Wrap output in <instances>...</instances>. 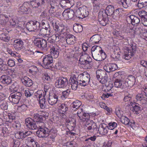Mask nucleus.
Returning a JSON list of instances; mask_svg holds the SVG:
<instances>
[{
	"mask_svg": "<svg viewBox=\"0 0 147 147\" xmlns=\"http://www.w3.org/2000/svg\"><path fill=\"white\" fill-rule=\"evenodd\" d=\"M121 39L124 43L126 45H129L131 47V50L126 47L125 48L124 52V54L123 58L126 60L130 59L131 56H134L136 51L137 47L136 44L133 42L131 39L129 37H127L125 35L121 36Z\"/></svg>",
	"mask_w": 147,
	"mask_h": 147,
	"instance_id": "nucleus-1",
	"label": "nucleus"
},
{
	"mask_svg": "<svg viewBox=\"0 0 147 147\" xmlns=\"http://www.w3.org/2000/svg\"><path fill=\"white\" fill-rule=\"evenodd\" d=\"M51 23L52 24L54 30L56 32L60 33L61 34H63L64 35H67V29L64 24L58 23L55 20H52Z\"/></svg>",
	"mask_w": 147,
	"mask_h": 147,
	"instance_id": "nucleus-2",
	"label": "nucleus"
},
{
	"mask_svg": "<svg viewBox=\"0 0 147 147\" xmlns=\"http://www.w3.org/2000/svg\"><path fill=\"white\" fill-rule=\"evenodd\" d=\"M90 74L86 72H84L78 76L79 85L85 86L89 84L90 80Z\"/></svg>",
	"mask_w": 147,
	"mask_h": 147,
	"instance_id": "nucleus-3",
	"label": "nucleus"
},
{
	"mask_svg": "<svg viewBox=\"0 0 147 147\" xmlns=\"http://www.w3.org/2000/svg\"><path fill=\"white\" fill-rule=\"evenodd\" d=\"M34 44L36 47L43 51L47 49V41L42 38H36L34 41Z\"/></svg>",
	"mask_w": 147,
	"mask_h": 147,
	"instance_id": "nucleus-4",
	"label": "nucleus"
},
{
	"mask_svg": "<svg viewBox=\"0 0 147 147\" xmlns=\"http://www.w3.org/2000/svg\"><path fill=\"white\" fill-rule=\"evenodd\" d=\"M88 8L86 6L84 5L79 7L76 10L75 15L77 17L83 19L88 16Z\"/></svg>",
	"mask_w": 147,
	"mask_h": 147,
	"instance_id": "nucleus-5",
	"label": "nucleus"
},
{
	"mask_svg": "<svg viewBox=\"0 0 147 147\" xmlns=\"http://www.w3.org/2000/svg\"><path fill=\"white\" fill-rule=\"evenodd\" d=\"M40 23L36 20H31L28 22L26 25V29L29 31H38Z\"/></svg>",
	"mask_w": 147,
	"mask_h": 147,
	"instance_id": "nucleus-6",
	"label": "nucleus"
},
{
	"mask_svg": "<svg viewBox=\"0 0 147 147\" xmlns=\"http://www.w3.org/2000/svg\"><path fill=\"white\" fill-rule=\"evenodd\" d=\"M108 16L104 11V10L102 9L99 11L98 16V20L101 25L105 26L107 25L109 20Z\"/></svg>",
	"mask_w": 147,
	"mask_h": 147,
	"instance_id": "nucleus-7",
	"label": "nucleus"
},
{
	"mask_svg": "<svg viewBox=\"0 0 147 147\" xmlns=\"http://www.w3.org/2000/svg\"><path fill=\"white\" fill-rule=\"evenodd\" d=\"M101 51L102 48L99 46H94L92 47L91 49L92 55L95 60L100 61V59H102V57H100Z\"/></svg>",
	"mask_w": 147,
	"mask_h": 147,
	"instance_id": "nucleus-8",
	"label": "nucleus"
},
{
	"mask_svg": "<svg viewBox=\"0 0 147 147\" xmlns=\"http://www.w3.org/2000/svg\"><path fill=\"white\" fill-rule=\"evenodd\" d=\"M43 126L38 125V130L36 132L37 136L40 138H45L49 135V129L46 127H42Z\"/></svg>",
	"mask_w": 147,
	"mask_h": 147,
	"instance_id": "nucleus-9",
	"label": "nucleus"
},
{
	"mask_svg": "<svg viewBox=\"0 0 147 147\" xmlns=\"http://www.w3.org/2000/svg\"><path fill=\"white\" fill-rule=\"evenodd\" d=\"M22 96V94L20 92H15L11 93L9 97V99L10 102L14 104H18Z\"/></svg>",
	"mask_w": 147,
	"mask_h": 147,
	"instance_id": "nucleus-10",
	"label": "nucleus"
},
{
	"mask_svg": "<svg viewBox=\"0 0 147 147\" xmlns=\"http://www.w3.org/2000/svg\"><path fill=\"white\" fill-rule=\"evenodd\" d=\"M68 84V80L66 78L62 77L57 80L55 83L56 87L59 88H64Z\"/></svg>",
	"mask_w": 147,
	"mask_h": 147,
	"instance_id": "nucleus-11",
	"label": "nucleus"
},
{
	"mask_svg": "<svg viewBox=\"0 0 147 147\" xmlns=\"http://www.w3.org/2000/svg\"><path fill=\"white\" fill-rule=\"evenodd\" d=\"M86 126L87 127V129L90 132L95 133L97 131V125L96 123L92 121L88 120L86 124Z\"/></svg>",
	"mask_w": 147,
	"mask_h": 147,
	"instance_id": "nucleus-12",
	"label": "nucleus"
},
{
	"mask_svg": "<svg viewBox=\"0 0 147 147\" xmlns=\"http://www.w3.org/2000/svg\"><path fill=\"white\" fill-rule=\"evenodd\" d=\"M126 20L128 24H131L132 25H135L138 24L140 21L138 17L134 15H131L126 18Z\"/></svg>",
	"mask_w": 147,
	"mask_h": 147,
	"instance_id": "nucleus-13",
	"label": "nucleus"
},
{
	"mask_svg": "<svg viewBox=\"0 0 147 147\" xmlns=\"http://www.w3.org/2000/svg\"><path fill=\"white\" fill-rule=\"evenodd\" d=\"M42 57H43L42 61L44 66V67L46 68H49V66L53 62L52 56L49 55H45L43 57L42 56Z\"/></svg>",
	"mask_w": 147,
	"mask_h": 147,
	"instance_id": "nucleus-14",
	"label": "nucleus"
},
{
	"mask_svg": "<svg viewBox=\"0 0 147 147\" xmlns=\"http://www.w3.org/2000/svg\"><path fill=\"white\" fill-rule=\"evenodd\" d=\"M25 123L26 126L32 129H36L37 128L38 125L33 119L30 118H27L25 119Z\"/></svg>",
	"mask_w": 147,
	"mask_h": 147,
	"instance_id": "nucleus-15",
	"label": "nucleus"
},
{
	"mask_svg": "<svg viewBox=\"0 0 147 147\" xmlns=\"http://www.w3.org/2000/svg\"><path fill=\"white\" fill-rule=\"evenodd\" d=\"M138 15L141 18L142 24L147 26V12L145 10L140 11L138 12Z\"/></svg>",
	"mask_w": 147,
	"mask_h": 147,
	"instance_id": "nucleus-16",
	"label": "nucleus"
},
{
	"mask_svg": "<svg viewBox=\"0 0 147 147\" xmlns=\"http://www.w3.org/2000/svg\"><path fill=\"white\" fill-rule=\"evenodd\" d=\"M117 69V65L114 63H107L104 67V69L105 70L109 73Z\"/></svg>",
	"mask_w": 147,
	"mask_h": 147,
	"instance_id": "nucleus-17",
	"label": "nucleus"
},
{
	"mask_svg": "<svg viewBox=\"0 0 147 147\" xmlns=\"http://www.w3.org/2000/svg\"><path fill=\"white\" fill-rule=\"evenodd\" d=\"M24 42L20 39H16L14 40L13 47L16 51H20L24 47Z\"/></svg>",
	"mask_w": 147,
	"mask_h": 147,
	"instance_id": "nucleus-18",
	"label": "nucleus"
},
{
	"mask_svg": "<svg viewBox=\"0 0 147 147\" xmlns=\"http://www.w3.org/2000/svg\"><path fill=\"white\" fill-rule=\"evenodd\" d=\"M18 12L19 14L29 13L31 11L30 9L26 3H24L18 9Z\"/></svg>",
	"mask_w": 147,
	"mask_h": 147,
	"instance_id": "nucleus-19",
	"label": "nucleus"
},
{
	"mask_svg": "<svg viewBox=\"0 0 147 147\" xmlns=\"http://www.w3.org/2000/svg\"><path fill=\"white\" fill-rule=\"evenodd\" d=\"M54 45L50 50V53L51 56H52L54 57L55 58L58 57L59 54V48L57 45L54 44Z\"/></svg>",
	"mask_w": 147,
	"mask_h": 147,
	"instance_id": "nucleus-20",
	"label": "nucleus"
},
{
	"mask_svg": "<svg viewBox=\"0 0 147 147\" xmlns=\"http://www.w3.org/2000/svg\"><path fill=\"white\" fill-rule=\"evenodd\" d=\"M33 116V120L36 123V124L37 125H38L42 126L44 125V123L43 122L44 119H43V118H42L39 113L34 114Z\"/></svg>",
	"mask_w": 147,
	"mask_h": 147,
	"instance_id": "nucleus-21",
	"label": "nucleus"
},
{
	"mask_svg": "<svg viewBox=\"0 0 147 147\" xmlns=\"http://www.w3.org/2000/svg\"><path fill=\"white\" fill-rule=\"evenodd\" d=\"M73 0H61L59 3L62 7H70L73 5Z\"/></svg>",
	"mask_w": 147,
	"mask_h": 147,
	"instance_id": "nucleus-22",
	"label": "nucleus"
},
{
	"mask_svg": "<svg viewBox=\"0 0 147 147\" xmlns=\"http://www.w3.org/2000/svg\"><path fill=\"white\" fill-rule=\"evenodd\" d=\"M0 81L3 84L8 85L11 83L12 80L9 76L7 75H3L0 77Z\"/></svg>",
	"mask_w": 147,
	"mask_h": 147,
	"instance_id": "nucleus-23",
	"label": "nucleus"
},
{
	"mask_svg": "<svg viewBox=\"0 0 147 147\" xmlns=\"http://www.w3.org/2000/svg\"><path fill=\"white\" fill-rule=\"evenodd\" d=\"M74 11L71 9L65 10L63 13V16H65L70 19H72L74 17Z\"/></svg>",
	"mask_w": 147,
	"mask_h": 147,
	"instance_id": "nucleus-24",
	"label": "nucleus"
},
{
	"mask_svg": "<svg viewBox=\"0 0 147 147\" xmlns=\"http://www.w3.org/2000/svg\"><path fill=\"white\" fill-rule=\"evenodd\" d=\"M130 106H132L131 107L130 109L133 112H135L134 114L136 115H138L139 114V112H140L142 110L141 107L139 106V105L136 103H131Z\"/></svg>",
	"mask_w": 147,
	"mask_h": 147,
	"instance_id": "nucleus-25",
	"label": "nucleus"
},
{
	"mask_svg": "<svg viewBox=\"0 0 147 147\" xmlns=\"http://www.w3.org/2000/svg\"><path fill=\"white\" fill-rule=\"evenodd\" d=\"M45 30V35H49L50 32V28L49 24V23L46 24V25L44 26H42L40 27V25L39 26V28L38 30V31H39L40 33H42Z\"/></svg>",
	"mask_w": 147,
	"mask_h": 147,
	"instance_id": "nucleus-26",
	"label": "nucleus"
},
{
	"mask_svg": "<svg viewBox=\"0 0 147 147\" xmlns=\"http://www.w3.org/2000/svg\"><path fill=\"white\" fill-rule=\"evenodd\" d=\"M21 81L23 84L27 87L31 86L33 84L32 81L26 76H24L23 78H21Z\"/></svg>",
	"mask_w": 147,
	"mask_h": 147,
	"instance_id": "nucleus-27",
	"label": "nucleus"
},
{
	"mask_svg": "<svg viewBox=\"0 0 147 147\" xmlns=\"http://www.w3.org/2000/svg\"><path fill=\"white\" fill-rule=\"evenodd\" d=\"M58 96L54 94L49 96L48 100L49 104L53 105L56 104L57 101Z\"/></svg>",
	"mask_w": 147,
	"mask_h": 147,
	"instance_id": "nucleus-28",
	"label": "nucleus"
},
{
	"mask_svg": "<svg viewBox=\"0 0 147 147\" xmlns=\"http://www.w3.org/2000/svg\"><path fill=\"white\" fill-rule=\"evenodd\" d=\"M59 34H53L52 36L49 37L48 39V42L52 43L57 42L59 40Z\"/></svg>",
	"mask_w": 147,
	"mask_h": 147,
	"instance_id": "nucleus-29",
	"label": "nucleus"
},
{
	"mask_svg": "<svg viewBox=\"0 0 147 147\" xmlns=\"http://www.w3.org/2000/svg\"><path fill=\"white\" fill-rule=\"evenodd\" d=\"M100 40V37L98 34H95L91 37L89 40L91 44H97Z\"/></svg>",
	"mask_w": 147,
	"mask_h": 147,
	"instance_id": "nucleus-30",
	"label": "nucleus"
},
{
	"mask_svg": "<svg viewBox=\"0 0 147 147\" xmlns=\"http://www.w3.org/2000/svg\"><path fill=\"white\" fill-rule=\"evenodd\" d=\"M9 16L0 14V24L4 26L9 20Z\"/></svg>",
	"mask_w": 147,
	"mask_h": 147,
	"instance_id": "nucleus-31",
	"label": "nucleus"
},
{
	"mask_svg": "<svg viewBox=\"0 0 147 147\" xmlns=\"http://www.w3.org/2000/svg\"><path fill=\"white\" fill-rule=\"evenodd\" d=\"M81 104V102L78 100L74 101L70 105V109L75 111L79 108Z\"/></svg>",
	"mask_w": 147,
	"mask_h": 147,
	"instance_id": "nucleus-32",
	"label": "nucleus"
},
{
	"mask_svg": "<svg viewBox=\"0 0 147 147\" xmlns=\"http://www.w3.org/2000/svg\"><path fill=\"white\" fill-rule=\"evenodd\" d=\"M75 36L71 34H69L67 35L65 38L67 43L70 45L74 43L75 41Z\"/></svg>",
	"mask_w": 147,
	"mask_h": 147,
	"instance_id": "nucleus-33",
	"label": "nucleus"
},
{
	"mask_svg": "<svg viewBox=\"0 0 147 147\" xmlns=\"http://www.w3.org/2000/svg\"><path fill=\"white\" fill-rule=\"evenodd\" d=\"M114 7L111 5L107 6L104 11L108 16H111L113 14L114 10Z\"/></svg>",
	"mask_w": 147,
	"mask_h": 147,
	"instance_id": "nucleus-34",
	"label": "nucleus"
},
{
	"mask_svg": "<svg viewBox=\"0 0 147 147\" xmlns=\"http://www.w3.org/2000/svg\"><path fill=\"white\" fill-rule=\"evenodd\" d=\"M132 95L129 94L127 92L125 94V96L123 100L125 102H126L128 105L130 106L131 105V103H133L132 102L131 98Z\"/></svg>",
	"mask_w": 147,
	"mask_h": 147,
	"instance_id": "nucleus-35",
	"label": "nucleus"
},
{
	"mask_svg": "<svg viewBox=\"0 0 147 147\" xmlns=\"http://www.w3.org/2000/svg\"><path fill=\"white\" fill-rule=\"evenodd\" d=\"M120 2V4H121L125 8H126L128 7L131 6L133 2L132 0H118Z\"/></svg>",
	"mask_w": 147,
	"mask_h": 147,
	"instance_id": "nucleus-36",
	"label": "nucleus"
},
{
	"mask_svg": "<svg viewBox=\"0 0 147 147\" xmlns=\"http://www.w3.org/2000/svg\"><path fill=\"white\" fill-rule=\"evenodd\" d=\"M73 29L76 32L80 33L82 31L83 28L82 26L80 24H75L73 26Z\"/></svg>",
	"mask_w": 147,
	"mask_h": 147,
	"instance_id": "nucleus-37",
	"label": "nucleus"
},
{
	"mask_svg": "<svg viewBox=\"0 0 147 147\" xmlns=\"http://www.w3.org/2000/svg\"><path fill=\"white\" fill-rule=\"evenodd\" d=\"M127 80L128 81L130 87L133 86L135 84L136 80L135 78L132 75H129L128 77Z\"/></svg>",
	"mask_w": 147,
	"mask_h": 147,
	"instance_id": "nucleus-38",
	"label": "nucleus"
},
{
	"mask_svg": "<svg viewBox=\"0 0 147 147\" xmlns=\"http://www.w3.org/2000/svg\"><path fill=\"white\" fill-rule=\"evenodd\" d=\"M96 74V77L98 80L100 78L105 77V76L107 75L106 72L103 70L97 71Z\"/></svg>",
	"mask_w": 147,
	"mask_h": 147,
	"instance_id": "nucleus-39",
	"label": "nucleus"
},
{
	"mask_svg": "<svg viewBox=\"0 0 147 147\" xmlns=\"http://www.w3.org/2000/svg\"><path fill=\"white\" fill-rule=\"evenodd\" d=\"M10 39V37L5 33H2L0 34V39L4 42L9 41Z\"/></svg>",
	"mask_w": 147,
	"mask_h": 147,
	"instance_id": "nucleus-40",
	"label": "nucleus"
},
{
	"mask_svg": "<svg viewBox=\"0 0 147 147\" xmlns=\"http://www.w3.org/2000/svg\"><path fill=\"white\" fill-rule=\"evenodd\" d=\"M120 14L119 9L114 10L113 14L112 15L113 18L115 20H117L120 18Z\"/></svg>",
	"mask_w": 147,
	"mask_h": 147,
	"instance_id": "nucleus-41",
	"label": "nucleus"
},
{
	"mask_svg": "<svg viewBox=\"0 0 147 147\" xmlns=\"http://www.w3.org/2000/svg\"><path fill=\"white\" fill-rule=\"evenodd\" d=\"M123 81L118 79H116L114 82V86L116 88H122Z\"/></svg>",
	"mask_w": 147,
	"mask_h": 147,
	"instance_id": "nucleus-42",
	"label": "nucleus"
},
{
	"mask_svg": "<svg viewBox=\"0 0 147 147\" xmlns=\"http://www.w3.org/2000/svg\"><path fill=\"white\" fill-rule=\"evenodd\" d=\"M15 136L16 138L18 139L23 140L25 138L24 132L19 131L15 134Z\"/></svg>",
	"mask_w": 147,
	"mask_h": 147,
	"instance_id": "nucleus-43",
	"label": "nucleus"
},
{
	"mask_svg": "<svg viewBox=\"0 0 147 147\" xmlns=\"http://www.w3.org/2000/svg\"><path fill=\"white\" fill-rule=\"evenodd\" d=\"M138 7L142 8L147 5V0H139L138 4Z\"/></svg>",
	"mask_w": 147,
	"mask_h": 147,
	"instance_id": "nucleus-44",
	"label": "nucleus"
},
{
	"mask_svg": "<svg viewBox=\"0 0 147 147\" xmlns=\"http://www.w3.org/2000/svg\"><path fill=\"white\" fill-rule=\"evenodd\" d=\"M120 121L125 125H128L129 124V120L127 117L124 116H122L120 117Z\"/></svg>",
	"mask_w": 147,
	"mask_h": 147,
	"instance_id": "nucleus-45",
	"label": "nucleus"
},
{
	"mask_svg": "<svg viewBox=\"0 0 147 147\" xmlns=\"http://www.w3.org/2000/svg\"><path fill=\"white\" fill-rule=\"evenodd\" d=\"M88 57V55L86 54L85 52H82L79 59L80 63L83 62L86 60L87 59Z\"/></svg>",
	"mask_w": 147,
	"mask_h": 147,
	"instance_id": "nucleus-46",
	"label": "nucleus"
},
{
	"mask_svg": "<svg viewBox=\"0 0 147 147\" xmlns=\"http://www.w3.org/2000/svg\"><path fill=\"white\" fill-rule=\"evenodd\" d=\"M59 107L61 111L65 113H66L68 109L67 105L65 104H62L59 106Z\"/></svg>",
	"mask_w": 147,
	"mask_h": 147,
	"instance_id": "nucleus-47",
	"label": "nucleus"
},
{
	"mask_svg": "<svg viewBox=\"0 0 147 147\" xmlns=\"http://www.w3.org/2000/svg\"><path fill=\"white\" fill-rule=\"evenodd\" d=\"M90 118V116L88 113H82V115L80 117V120H82V121H85L86 120Z\"/></svg>",
	"mask_w": 147,
	"mask_h": 147,
	"instance_id": "nucleus-48",
	"label": "nucleus"
},
{
	"mask_svg": "<svg viewBox=\"0 0 147 147\" xmlns=\"http://www.w3.org/2000/svg\"><path fill=\"white\" fill-rule=\"evenodd\" d=\"M18 88V86L16 83H13L9 87V90L11 92L16 91Z\"/></svg>",
	"mask_w": 147,
	"mask_h": 147,
	"instance_id": "nucleus-49",
	"label": "nucleus"
},
{
	"mask_svg": "<svg viewBox=\"0 0 147 147\" xmlns=\"http://www.w3.org/2000/svg\"><path fill=\"white\" fill-rule=\"evenodd\" d=\"M46 92V91H45V92H44L42 90H40L37 91L35 95H39V96H40V97H42L43 98H45Z\"/></svg>",
	"mask_w": 147,
	"mask_h": 147,
	"instance_id": "nucleus-50",
	"label": "nucleus"
},
{
	"mask_svg": "<svg viewBox=\"0 0 147 147\" xmlns=\"http://www.w3.org/2000/svg\"><path fill=\"white\" fill-rule=\"evenodd\" d=\"M70 92L71 91L70 90H67L63 92H62V95L61 97L63 99L67 98V97L69 95Z\"/></svg>",
	"mask_w": 147,
	"mask_h": 147,
	"instance_id": "nucleus-51",
	"label": "nucleus"
},
{
	"mask_svg": "<svg viewBox=\"0 0 147 147\" xmlns=\"http://www.w3.org/2000/svg\"><path fill=\"white\" fill-rule=\"evenodd\" d=\"M120 53L117 51H114L113 53L112 54V57L115 59H119L120 58Z\"/></svg>",
	"mask_w": 147,
	"mask_h": 147,
	"instance_id": "nucleus-52",
	"label": "nucleus"
},
{
	"mask_svg": "<svg viewBox=\"0 0 147 147\" xmlns=\"http://www.w3.org/2000/svg\"><path fill=\"white\" fill-rule=\"evenodd\" d=\"M117 123L115 122L110 123L108 126V129L110 130H113L117 127Z\"/></svg>",
	"mask_w": 147,
	"mask_h": 147,
	"instance_id": "nucleus-53",
	"label": "nucleus"
},
{
	"mask_svg": "<svg viewBox=\"0 0 147 147\" xmlns=\"http://www.w3.org/2000/svg\"><path fill=\"white\" fill-rule=\"evenodd\" d=\"M39 115L42 117V118H43V119L45 120L46 118L49 115V114L46 111H40L39 112Z\"/></svg>",
	"mask_w": 147,
	"mask_h": 147,
	"instance_id": "nucleus-54",
	"label": "nucleus"
},
{
	"mask_svg": "<svg viewBox=\"0 0 147 147\" xmlns=\"http://www.w3.org/2000/svg\"><path fill=\"white\" fill-rule=\"evenodd\" d=\"M136 99L137 101H141L142 100H146L142 93L139 94L136 96Z\"/></svg>",
	"mask_w": 147,
	"mask_h": 147,
	"instance_id": "nucleus-55",
	"label": "nucleus"
},
{
	"mask_svg": "<svg viewBox=\"0 0 147 147\" xmlns=\"http://www.w3.org/2000/svg\"><path fill=\"white\" fill-rule=\"evenodd\" d=\"M0 107L3 110H6L8 108V106L6 101H3L0 105Z\"/></svg>",
	"mask_w": 147,
	"mask_h": 147,
	"instance_id": "nucleus-56",
	"label": "nucleus"
},
{
	"mask_svg": "<svg viewBox=\"0 0 147 147\" xmlns=\"http://www.w3.org/2000/svg\"><path fill=\"white\" fill-rule=\"evenodd\" d=\"M105 77H102V78H100L99 79V82L102 84H105L107 82L108 80V76L107 75L104 76Z\"/></svg>",
	"mask_w": 147,
	"mask_h": 147,
	"instance_id": "nucleus-57",
	"label": "nucleus"
},
{
	"mask_svg": "<svg viewBox=\"0 0 147 147\" xmlns=\"http://www.w3.org/2000/svg\"><path fill=\"white\" fill-rule=\"evenodd\" d=\"M40 17L45 19H47L49 18V15L47 12L45 10L41 13Z\"/></svg>",
	"mask_w": 147,
	"mask_h": 147,
	"instance_id": "nucleus-58",
	"label": "nucleus"
},
{
	"mask_svg": "<svg viewBox=\"0 0 147 147\" xmlns=\"http://www.w3.org/2000/svg\"><path fill=\"white\" fill-rule=\"evenodd\" d=\"M8 69V67L7 65L5 64H3V65L0 67V70L2 73H4Z\"/></svg>",
	"mask_w": 147,
	"mask_h": 147,
	"instance_id": "nucleus-59",
	"label": "nucleus"
},
{
	"mask_svg": "<svg viewBox=\"0 0 147 147\" xmlns=\"http://www.w3.org/2000/svg\"><path fill=\"white\" fill-rule=\"evenodd\" d=\"M131 87H130L129 85L127 80L125 81H123L122 89H125L127 88H130Z\"/></svg>",
	"mask_w": 147,
	"mask_h": 147,
	"instance_id": "nucleus-60",
	"label": "nucleus"
},
{
	"mask_svg": "<svg viewBox=\"0 0 147 147\" xmlns=\"http://www.w3.org/2000/svg\"><path fill=\"white\" fill-rule=\"evenodd\" d=\"M103 128H104V126L103 125H100L98 130L97 129V133L100 134L104 135Z\"/></svg>",
	"mask_w": 147,
	"mask_h": 147,
	"instance_id": "nucleus-61",
	"label": "nucleus"
},
{
	"mask_svg": "<svg viewBox=\"0 0 147 147\" xmlns=\"http://www.w3.org/2000/svg\"><path fill=\"white\" fill-rule=\"evenodd\" d=\"M36 98H38V99L37 98V100L39 101V103L40 104H45V98H43L42 97L39 96V95H35Z\"/></svg>",
	"mask_w": 147,
	"mask_h": 147,
	"instance_id": "nucleus-62",
	"label": "nucleus"
},
{
	"mask_svg": "<svg viewBox=\"0 0 147 147\" xmlns=\"http://www.w3.org/2000/svg\"><path fill=\"white\" fill-rule=\"evenodd\" d=\"M27 106L25 104L22 105L18 107V109L21 112L25 111L26 110Z\"/></svg>",
	"mask_w": 147,
	"mask_h": 147,
	"instance_id": "nucleus-63",
	"label": "nucleus"
},
{
	"mask_svg": "<svg viewBox=\"0 0 147 147\" xmlns=\"http://www.w3.org/2000/svg\"><path fill=\"white\" fill-rule=\"evenodd\" d=\"M113 96V94L109 93H103L102 96H101V98L102 99L104 100L106 98H108L109 96Z\"/></svg>",
	"mask_w": 147,
	"mask_h": 147,
	"instance_id": "nucleus-64",
	"label": "nucleus"
}]
</instances>
